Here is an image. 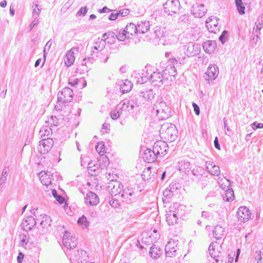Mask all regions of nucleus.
I'll use <instances>...</instances> for the list:
<instances>
[{"mask_svg": "<svg viewBox=\"0 0 263 263\" xmlns=\"http://www.w3.org/2000/svg\"><path fill=\"white\" fill-rule=\"evenodd\" d=\"M141 79V81L138 80V82L143 83L149 80L154 85L158 86H161L163 84V81L165 80L163 72L161 73L158 70L154 71L151 74L147 72H146L145 74L142 73Z\"/></svg>", "mask_w": 263, "mask_h": 263, "instance_id": "20e7f679", "label": "nucleus"}, {"mask_svg": "<svg viewBox=\"0 0 263 263\" xmlns=\"http://www.w3.org/2000/svg\"><path fill=\"white\" fill-rule=\"evenodd\" d=\"M154 111L160 120H165L171 116V109L162 99H158L153 106Z\"/></svg>", "mask_w": 263, "mask_h": 263, "instance_id": "7ed1b4c3", "label": "nucleus"}, {"mask_svg": "<svg viewBox=\"0 0 263 263\" xmlns=\"http://www.w3.org/2000/svg\"><path fill=\"white\" fill-rule=\"evenodd\" d=\"M87 12V8L86 6L81 7L77 13V16H84Z\"/></svg>", "mask_w": 263, "mask_h": 263, "instance_id": "13d9d810", "label": "nucleus"}, {"mask_svg": "<svg viewBox=\"0 0 263 263\" xmlns=\"http://www.w3.org/2000/svg\"><path fill=\"white\" fill-rule=\"evenodd\" d=\"M206 170L212 175L218 176L220 173L219 167L216 165L213 162L206 161L205 164Z\"/></svg>", "mask_w": 263, "mask_h": 263, "instance_id": "b1692460", "label": "nucleus"}, {"mask_svg": "<svg viewBox=\"0 0 263 263\" xmlns=\"http://www.w3.org/2000/svg\"><path fill=\"white\" fill-rule=\"evenodd\" d=\"M178 184H177L176 183H172L170 184L169 187L170 191H171V192L173 193V194L177 192V191L178 189Z\"/></svg>", "mask_w": 263, "mask_h": 263, "instance_id": "6e6d98bb", "label": "nucleus"}, {"mask_svg": "<svg viewBox=\"0 0 263 263\" xmlns=\"http://www.w3.org/2000/svg\"><path fill=\"white\" fill-rule=\"evenodd\" d=\"M179 205L177 203L171 205L168 210L166 211V221L169 225H174L177 223L179 213Z\"/></svg>", "mask_w": 263, "mask_h": 263, "instance_id": "0eeeda50", "label": "nucleus"}, {"mask_svg": "<svg viewBox=\"0 0 263 263\" xmlns=\"http://www.w3.org/2000/svg\"><path fill=\"white\" fill-rule=\"evenodd\" d=\"M192 168L191 163L187 161L181 160L179 162L178 170L181 172L186 174L192 170Z\"/></svg>", "mask_w": 263, "mask_h": 263, "instance_id": "f704fd0d", "label": "nucleus"}, {"mask_svg": "<svg viewBox=\"0 0 263 263\" xmlns=\"http://www.w3.org/2000/svg\"><path fill=\"white\" fill-rule=\"evenodd\" d=\"M133 87V84L128 80H122L120 84V89L123 93L129 92Z\"/></svg>", "mask_w": 263, "mask_h": 263, "instance_id": "c9c22d12", "label": "nucleus"}, {"mask_svg": "<svg viewBox=\"0 0 263 263\" xmlns=\"http://www.w3.org/2000/svg\"><path fill=\"white\" fill-rule=\"evenodd\" d=\"M251 126H252V128L253 129L255 130L257 128H263V123H257L256 122H254L251 124Z\"/></svg>", "mask_w": 263, "mask_h": 263, "instance_id": "680f3d73", "label": "nucleus"}, {"mask_svg": "<svg viewBox=\"0 0 263 263\" xmlns=\"http://www.w3.org/2000/svg\"><path fill=\"white\" fill-rule=\"evenodd\" d=\"M136 26L137 30V34H144L149 29V23L146 21L138 22Z\"/></svg>", "mask_w": 263, "mask_h": 263, "instance_id": "cd10ccee", "label": "nucleus"}, {"mask_svg": "<svg viewBox=\"0 0 263 263\" xmlns=\"http://www.w3.org/2000/svg\"><path fill=\"white\" fill-rule=\"evenodd\" d=\"M85 202L91 205H96L99 202V199L95 193L89 192L85 197Z\"/></svg>", "mask_w": 263, "mask_h": 263, "instance_id": "c85d7f7f", "label": "nucleus"}, {"mask_svg": "<svg viewBox=\"0 0 263 263\" xmlns=\"http://www.w3.org/2000/svg\"><path fill=\"white\" fill-rule=\"evenodd\" d=\"M234 198V191L232 189L228 188L226 191L224 195H223V199L227 201L233 200Z\"/></svg>", "mask_w": 263, "mask_h": 263, "instance_id": "79ce46f5", "label": "nucleus"}, {"mask_svg": "<svg viewBox=\"0 0 263 263\" xmlns=\"http://www.w3.org/2000/svg\"><path fill=\"white\" fill-rule=\"evenodd\" d=\"M207 10L204 5L195 4L192 7V14L196 17H201L206 13Z\"/></svg>", "mask_w": 263, "mask_h": 263, "instance_id": "aec40b11", "label": "nucleus"}, {"mask_svg": "<svg viewBox=\"0 0 263 263\" xmlns=\"http://www.w3.org/2000/svg\"><path fill=\"white\" fill-rule=\"evenodd\" d=\"M177 242L173 239H170L165 247L166 256L172 257L175 255L177 250Z\"/></svg>", "mask_w": 263, "mask_h": 263, "instance_id": "a211bd4d", "label": "nucleus"}, {"mask_svg": "<svg viewBox=\"0 0 263 263\" xmlns=\"http://www.w3.org/2000/svg\"><path fill=\"white\" fill-rule=\"evenodd\" d=\"M63 245L69 251L73 250L77 246V241L74 237H72L71 233L65 231V234L63 237Z\"/></svg>", "mask_w": 263, "mask_h": 263, "instance_id": "9d476101", "label": "nucleus"}, {"mask_svg": "<svg viewBox=\"0 0 263 263\" xmlns=\"http://www.w3.org/2000/svg\"><path fill=\"white\" fill-rule=\"evenodd\" d=\"M109 164V159L106 156H100L96 164L89 162L87 164L88 171L91 175H97L99 169L106 168Z\"/></svg>", "mask_w": 263, "mask_h": 263, "instance_id": "39448f33", "label": "nucleus"}, {"mask_svg": "<svg viewBox=\"0 0 263 263\" xmlns=\"http://www.w3.org/2000/svg\"><path fill=\"white\" fill-rule=\"evenodd\" d=\"M163 195L165 197L170 198L171 197L173 196L174 194L171 192V191H170L169 189L167 188L163 192Z\"/></svg>", "mask_w": 263, "mask_h": 263, "instance_id": "e2e57ef3", "label": "nucleus"}, {"mask_svg": "<svg viewBox=\"0 0 263 263\" xmlns=\"http://www.w3.org/2000/svg\"><path fill=\"white\" fill-rule=\"evenodd\" d=\"M235 4L239 14H245V7L242 3V0H235Z\"/></svg>", "mask_w": 263, "mask_h": 263, "instance_id": "49530a36", "label": "nucleus"}, {"mask_svg": "<svg viewBox=\"0 0 263 263\" xmlns=\"http://www.w3.org/2000/svg\"><path fill=\"white\" fill-rule=\"evenodd\" d=\"M75 52H79L78 47H73L67 51L66 55V60L65 62L67 66H70L71 65L73 64V62H74L75 60Z\"/></svg>", "mask_w": 263, "mask_h": 263, "instance_id": "393cba45", "label": "nucleus"}, {"mask_svg": "<svg viewBox=\"0 0 263 263\" xmlns=\"http://www.w3.org/2000/svg\"><path fill=\"white\" fill-rule=\"evenodd\" d=\"M181 8L179 0H167L163 5L164 12L170 15L177 14Z\"/></svg>", "mask_w": 263, "mask_h": 263, "instance_id": "6e6552de", "label": "nucleus"}, {"mask_svg": "<svg viewBox=\"0 0 263 263\" xmlns=\"http://www.w3.org/2000/svg\"><path fill=\"white\" fill-rule=\"evenodd\" d=\"M254 258L257 263H263V252L261 251H256Z\"/></svg>", "mask_w": 263, "mask_h": 263, "instance_id": "09e8293b", "label": "nucleus"}, {"mask_svg": "<svg viewBox=\"0 0 263 263\" xmlns=\"http://www.w3.org/2000/svg\"><path fill=\"white\" fill-rule=\"evenodd\" d=\"M162 72L165 80H168L170 77L174 78L177 74L175 67L171 64L167 65Z\"/></svg>", "mask_w": 263, "mask_h": 263, "instance_id": "c756f323", "label": "nucleus"}, {"mask_svg": "<svg viewBox=\"0 0 263 263\" xmlns=\"http://www.w3.org/2000/svg\"><path fill=\"white\" fill-rule=\"evenodd\" d=\"M68 84L72 87H78L80 86L81 88H83L86 86L87 83L84 78H82L80 79H76L73 81H71L70 80L68 82Z\"/></svg>", "mask_w": 263, "mask_h": 263, "instance_id": "e433bc0d", "label": "nucleus"}, {"mask_svg": "<svg viewBox=\"0 0 263 263\" xmlns=\"http://www.w3.org/2000/svg\"><path fill=\"white\" fill-rule=\"evenodd\" d=\"M136 25L130 23L127 24L124 29H119V40L123 41L126 39H131L135 34H137Z\"/></svg>", "mask_w": 263, "mask_h": 263, "instance_id": "423d86ee", "label": "nucleus"}, {"mask_svg": "<svg viewBox=\"0 0 263 263\" xmlns=\"http://www.w3.org/2000/svg\"><path fill=\"white\" fill-rule=\"evenodd\" d=\"M110 117L113 120H117L119 118H121V116L119 113V111L118 110V107L113 110H112L110 113Z\"/></svg>", "mask_w": 263, "mask_h": 263, "instance_id": "3c124183", "label": "nucleus"}, {"mask_svg": "<svg viewBox=\"0 0 263 263\" xmlns=\"http://www.w3.org/2000/svg\"><path fill=\"white\" fill-rule=\"evenodd\" d=\"M139 95L145 101H149L154 98L155 93H154L152 89H148L145 91L141 92Z\"/></svg>", "mask_w": 263, "mask_h": 263, "instance_id": "4c0bfd02", "label": "nucleus"}, {"mask_svg": "<svg viewBox=\"0 0 263 263\" xmlns=\"http://www.w3.org/2000/svg\"><path fill=\"white\" fill-rule=\"evenodd\" d=\"M120 199L123 202L129 203L134 201L135 199V192L132 187H127L123 189Z\"/></svg>", "mask_w": 263, "mask_h": 263, "instance_id": "ddd939ff", "label": "nucleus"}, {"mask_svg": "<svg viewBox=\"0 0 263 263\" xmlns=\"http://www.w3.org/2000/svg\"><path fill=\"white\" fill-rule=\"evenodd\" d=\"M119 29H118L116 32L113 31H109L107 33H105L103 34L102 37L105 40V42H107L109 44H112L115 43L116 39L119 40Z\"/></svg>", "mask_w": 263, "mask_h": 263, "instance_id": "bb28decb", "label": "nucleus"}, {"mask_svg": "<svg viewBox=\"0 0 263 263\" xmlns=\"http://www.w3.org/2000/svg\"><path fill=\"white\" fill-rule=\"evenodd\" d=\"M48 122L51 126H57L58 124V120L55 116H51L50 118L48 120Z\"/></svg>", "mask_w": 263, "mask_h": 263, "instance_id": "5fc2aeb1", "label": "nucleus"}, {"mask_svg": "<svg viewBox=\"0 0 263 263\" xmlns=\"http://www.w3.org/2000/svg\"><path fill=\"white\" fill-rule=\"evenodd\" d=\"M193 107L194 108V110L197 115H199L200 114V109L199 106L195 103H193Z\"/></svg>", "mask_w": 263, "mask_h": 263, "instance_id": "774afa93", "label": "nucleus"}, {"mask_svg": "<svg viewBox=\"0 0 263 263\" xmlns=\"http://www.w3.org/2000/svg\"><path fill=\"white\" fill-rule=\"evenodd\" d=\"M261 28L262 24L260 22L259 20H257V21L255 22V25L253 29V33L256 37V38L253 37L252 41V43H254V46L256 45L257 39L259 37V35L260 34V33L259 31L260 30Z\"/></svg>", "mask_w": 263, "mask_h": 263, "instance_id": "473e14b6", "label": "nucleus"}, {"mask_svg": "<svg viewBox=\"0 0 263 263\" xmlns=\"http://www.w3.org/2000/svg\"><path fill=\"white\" fill-rule=\"evenodd\" d=\"M35 224L36 221L35 218L32 216H29L23 220L22 227L24 231H28L31 230Z\"/></svg>", "mask_w": 263, "mask_h": 263, "instance_id": "5701e85b", "label": "nucleus"}, {"mask_svg": "<svg viewBox=\"0 0 263 263\" xmlns=\"http://www.w3.org/2000/svg\"><path fill=\"white\" fill-rule=\"evenodd\" d=\"M154 33L158 39H161L164 36V32L160 27H156Z\"/></svg>", "mask_w": 263, "mask_h": 263, "instance_id": "603ef678", "label": "nucleus"}, {"mask_svg": "<svg viewBox=\"0 0 263 263\" xmlns=\"http://www.w3.org/2000/svg\"><path fill=\"white\" fill-rule=\"evenodd\" d=\"M19 239H20V243L19 245L20 246L23 247L25 249L27 248V247H29L28 244L31 242H30V238L28 235H27L25 234H21L19 236Z\"/></svg>", "mask_w": 263, "mask_h": 263, "instance_id": "58836bf2", "label": "nucleus"}, {"mask_svg": "<svg viewBox=\"0 0 263 263\" xmlns=\"http://www.w3.org/2000/svg\"><path fill=\"white\" fill-rule=\"evenodd\" d=\"M183 47L184 52L187 57H193L200 52V47L198 44L189 42Z\"/></svg>", "mask_w": 263, "mask_h": 263, "instance_id": "9b49d317", "label": "nucleus"}, {"mask_svg": "<svg viewBox=\"0 0 263 263\" xmlns=\"http://www.w3.org/2000/svg\"><path fill=\"white\" fill-rule=\"evenodd\" d=\"M34 20L31 23L29 27H30V30L32 29L33 27L36 26L39 24L38 18H34Z\"/></svg>", "mask_w": 263, "mask_h": 263, "instance_id": "338daca9", "label": "nucleus"}, {"mask_svg": "<svg viewBox=\"0 0 263 263\" xmlns=\"http://www.w3.org/2000/svg\"><path fill=\"white\" fill-rule=\"evenodd\" d=\"M218 184L219 187L223 190L227 189L230 185L229 180L226 179L224 177L222 178H218Z\"/></svg>", "mask_w": 263, "mask_h": 263, "instance_id": "37998d69", "label": "nucleus"}, {"mask_svg": "<svg viewBox=\"0 0 263 263\" xmlns=\"http://www.w3.org/2000/svg\"><path fill=\"white\" fill-rule=\"evenodd\" d=\"M110 194L112 197L120 198L123 190V185L119 182H112L108 186Z\"/></svg>", "mask_w": 263, "mask_h": 263, "instance_id": "dca6fc26", "label": "nucleus"}, {"mask_svg": "<svg viewBox=\"0 0 263 263\" xmlns=\"http://www.w3.org/2000/svg\"><path fill=\"white\" fill-rule=\"evenodd\" d=\"M51 134V128L47 126L43 127L39 132V135L42 139H50Z\"/></svg>", "mask_w": 263, "mask_h": 263, "instance_id": "ea45409f", "label": "nucleus"}, {"mask_svg": "<svg viewBox=\"0 0 263 263\" xmlns=\"http://www.w3.org/2000/svg\"><path fill=\"white\" fill-rule=\"evenodd\" d=\"M129 12V10L127 9H124L123 10H121L119 11V15H120L121 16H127Z\"/></svg>", "mask_w": 263, "mask_h": 263, "instance_id": "0e129e2a", "label": "nucleus"}, {"mask_svg": "<svg viewBox=\"0 0 263 263\" xmlns=\"http://www.w3.org/2000/svg\"><path fill=\"white\" fill-rule=\"evenodd\" d=\"M227 34H228V32L226 31H223L222 34L219 36V41H221V42L222 43H224L226 42L227 41Z\"/></svg>", "mask_w": 263, "mask_h": 263, "instance_id": "bf43d9fd", "label": "nucleus"}, {"mask_svg": "<svg viewBox=\"0 0 263 263\" xmlns=\"http://www.w3.org/2000/svg\"><path fill=\"white\" fill-rule=\"evenodd\" d=\"M157 157L155 152H154V148L153 149L147 148L144 153L143 159L147 163H152L154 162L156 160Z\"/></svg>", "mask_w": 263, "mask_h": 263, "instance_id": "a878e982", "label": "nucleus"}, {"mask_svg": "<svg viewBox=\"0 0 263 263\" xmlns=\"http://www.w3.org/2000/svg\"><path fill=\"white\" fill-rule=\"evenodd\" d=\"M106 45L105 40L104 38L100 39L99 38L98 40L94 43L93 46L92 47L91 51L93 53L98 52L103 50Z\"/></svg>", "mask_w": 263, "mask_h": 263, "instance_id": "2f4dec72", "label": "nucleus"}, {"mask_svg": "<svg viewBox=\"0 0 263 263\" xmlns=\"http://www.w3.org/2000/svg\"><path fill=\"white\" fill-rule=\"evenodd\" d=\"M218 247V245L217 242H212L209 247V252L210 256L215 261L216 263H218L219 261L222 262V260L220 256V252L217 249L216 250V248Z\"/></svg>", "mask_w": 263, "mask_h": 263, "instance_id": "f3484780", "label": "nucleus"}, {"mask_svg": "<svg viewBox=\"0 0 263 263\" xmlns=\"http://www.w3.org/2000/svg\"><path fill=\"white\" fill-rule=\"evenodd\" d=\"M77 223L83 228H87L89 223L87 218L84 215L82 216L78 219Z\"/></svg>", "mask_w": 263, "mask_h": 263, "instance_id": "a18cd8bd", "label": "nucleus"}, {"mask_svg": "<svg viewBox=\"0 0 263 263\" xmlns=\"http://www.w3.org/2000/svg\"><path fill=\"white\" fill-rule=\"evenodd\" d=\"M216 45L215 41L208 40L203 43L202 46L205 52L211 54L215 51Z\"/></svg>", "mask_w": 263, "mask_h": 263, "instance_id": "7c9ffc66", "label": "nucleus"}, {"mask_svg": "<svg viewBox=\"0 0 263 263\" xmlns=\"http://www.w3.org/2000/svg\"><path fill=\"white\" fill-rule=\"evenodd\" d=\"M176 127L173 124L166 123L161 126L160 129V135L161 138L170 142L174 141L178 135Z\"/></svg>", "mask_w": 263, "mask_h": 263, "instance_id": "f03ea898", "label": "nucleus"}, {"mask_svg": "<svg viewBox=\"0 0 263 263\" xmlns=\"http://www.w3.org/2000/svg\"><path fill=\"white\" fill-rule=\"evenodd\" d=\"M208 81H213L219 74V68L215 64H210L205 73Z\"/></svg>", "mask_w": 263, "mask_h": 263, "instance_id": "412c9836", "label": "nucleus"}, {"mask_svg": "<svg viewBox=\"0 0 263 263\" xmlns=\"http://www.w3.org/2000/svg\"><path fill=\"white\" fill-rule=\"evenodd\" d=\"M153 148L157 156L162 157L166 154L167 151L168 145L163 141H158L155 143Z\"/></svg>", "mask_w": 263, "mask_h": 263, "instance_id": "2eb2a0df", "label": "nucleus"}, {"mask_svg": "<svg viewBox=\"0 0 263 263\" xmlns=\"http://www.w3.org/2000/svg\"><path fill=\"white\" fill-rule=\"evenodd\" d=\"M189 15L186 14H183L181 15L178 20V23L179 25H183L189 23Z\"/></svg>", "mask_w": 263, "mask_h": 263, "instance_id": "de8ad7c7", "label": "nucleus"}, {"mask_svg": "<svg viewBox=\"0 0 263 263\" xmlns=\"http://www.w3.org/2000/svg\"><path fill=\"white\" fill-rule=\"evenodd\" d=\"M40 180L42 183L48 186L51 183L52 180V175L49 171H41L39 174Z\"/></svg>", "mask_w": 263, "mask_h": 263, "instance_id": "4be33fe9", "label": "nucleus"}, {"mask_svg": "<svg viewBox=\"0 0 263 263\" xmlns=\"http://www.w3.org/2000/svg\"><path fill=\"white\" fill-rule=\"evenodd\" d=\"M224 234V229L221 225L217 224L214 227L213 230V235L215 239L217 240L221 239Z\"/></svg>", "mask_w": 263, "mask_h": 263, "instance_id": "72a5a7b5", "label": "nucleus"}, {"mask_svg": "<svg viewBox=\"0 0 263 263\" xmlns=\"http://www.w3.org/2000/svg\"><path fill=\"white\" fill-rule=\"evenodd\" d=\"M53 141L52 139H42L37 146V151L41 154H47L52 148Z\"/></svg>", "mask_w": 263, "mask_h": 263, "instance_id": "f8f14e48", "label": "nucleus"}, {"mask_svg": "<svg viewBox=\"0 0 263 263\" xmlns=\"http://www.w3.org/2000/svg\"><path fill=\"white\" fill-rule=\"evenodd\" d=\"M94 62V58L92 57H88L87 58H85L82 62V65H86L87 63L92 64Z\"/></svg>", "mask_w": 263, "mask_h": 263, "instance_id": "052dcab7", "label": "nucleus"}, {"mask_svg": "<svg viewBox=\"0 0 263 263\" xmlns=\"http://www.w3.org/2000/svg\"><path fill=\"white\" fill-rule=\"evenodd\" d=\"M120 198H117V197H115V199H113L109 201V204L110 205L114 208H118L120 205V203L118 200V199Z\"/></svg>", "mask_w": 263, "mask_h": 263, "instance_id": "4d7b16f0", "label": "nucleus"}, {"mask_svg": "<svg viewBox=\"0 0 263 263\" xmlns=\"http://www.w3.org/2000/svg\"><path fill=\"white\" fill-rule=\"evenodd\" d=\"M7 175H8V170L5 168L2 172V176L1 178V184H4L6 183L7 179Z\"/></svg>", "mask_w": 263, "mask_h": 263, "instance_id": "864d4df0", "label": "nucleus"}, {"mask_svg": "<svg viewBox=\"0 0 263 263\" xmlns=\"http://www.w3.org/2000/svg\"><path fill=\"white\" fill-rule=\"evenodd\" d=\"M161 253V250L156 245H153L150 248L149 254L153 258H157L159 257Z\"/></svg>", "mask_w": 263, "mask_h": 263, "instance_id": "a19ab883", "label": "nucleus"}, {"mask_svg": "<svg viewBox=\"0 0 263 263\" xmlns=\"http://www.w3.org/2000/svg\"><path fill=\"white\" fill-rule=\"evenodd\" d=\"M73 92L71 89L68 87L64 88L58 93V102L62 103L71 102L73 99Z\"/></svg>", "mask_w": 263, "mask_h": 263, "instance_id": "1a4fd4ad", "label": "nucleus"}, {"mask_svg": "<svg viewBox=\"0 0 263 263\" xmlns=\"http://www.w3.org/2000/svg\"><path fill=\"white\" fill-rule=\"evenodd\" d=\"M251 212L246 206H241L238 209L237 216L240 221L245 222L251 218Z\"/></svg>", "mask_w": 263, "mask_h": 263, "instance_id": "6ab92c4d", "label": "nucleus"}, {"mask_svg": "<svg viewBox=\"0 0 263 263\" xmlns=\"http://www.w3.org/2000/svg\"><path fill=\"white\" fill-rule=\"evenodd\" d=\"M96 149L100 154V156H104V154L105 153L106 151L105 145L102 141H99L98 142L97 145L96 146Z\"/></svg>", "mask_w": 263, "mask_h": 263, "instance_id": "c03bdc74", "label": "nucleus"}, {"mask_svg": "<svg viewBox=\"0 0 263 263\" xmlns=\"http://www.w3.org/2000/svg\"><path fill=\"white\" fill-rule=\"evenodd\" d=\"M33 8L32 16L34 18H38L41 12V9L38 8L37 4H34L33 5Z\"/></svg>", "mask_w": 263, "mask_h": 263, "instance_id": "8fccbe9b", "label": "nucleus"}, {"mask_svg": "<svg viewBox=\"0 0 263 263\" xmlns=\"http://www.w3.org/2000/svg\"><path fill=\"white\" fill-rule=\"evenodd\" d=\"M118 16H119L118 13L112 12L111 13V14L108 17V19L110 21H115L118 18Z\"/></svg>", "mask_w": 263, "mask_h": 263, "instance_id": "69168bd1", "label": "nucleus"}, {"mask_svg": "<svg viewBox=\"0 0 263 263\" xmlns=\"http://www.w3.org/2000/svg\"><path fill=\"white\" fill-rule=\"evenodd\" d=\"M138 107L137 101L134 99H124L117 106L121 118L125 119L134 113L135 108Z\"/></svg>", "mask_w": 263, "mask_h": 263, "instance_id": "f257e3e1", "label": "nucleus"}, {"mask_svg": "<svg viewBox=\"0 0 263 263\" xmlns=\"http://www.w3.org/2000/svg\"><path fill=\"white\" fill-rule=\"evenodd\" d=\"M218 21V20L215 16H211L206 19L205 25L209 32L216 33L217 31H219Z\"/></svg>", "mask_w": 263, "mask_h": 263, "instance_id": "4468645a", "label": "nucleus"}]
</instances>
